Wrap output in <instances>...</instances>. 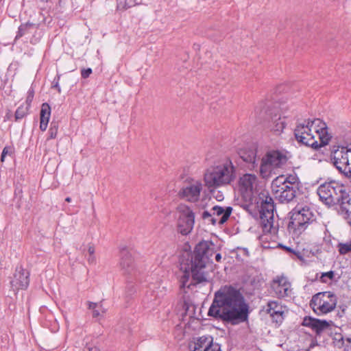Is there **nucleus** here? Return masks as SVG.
Returning a JSON list of instances; mask_svg holds the SVG:
<instances>
[{
  "instance_id": "obj_39",
  "label": "nucleus",
  "mask_w": 351,
  "mask_h": 351,
  "mask_svg": "<svg viewBox=\"0 0 351 351\" xmlns=\"http://www.w3.org/2000/svg\"><path fill=\"white\" fill-rule=\"evenodd\" d=\"M142 3V0H125V5L128 8L138 5Z\"/></svg>"
},
{
  "instance_id": "obj_3",
  "label": "nucleus",
  "mask_w": 351,
  "mask_h": 351,
  "mask_svg": "<svg viewBox=\"0 0 351 351\" xmlns=\"http://www.w3.org/2000/svg\"><path fill=\"white\" fill-rule=\"evenodd\" d=\"M294 135L299 143L315 149L328 145L331 138L326 123L319 119H308L298 124Z\"/></svg>"
},
{
  "instance_id": "obj_35",
  "label": "nucleus",
  "mask_w": 351,
  "mask_h": 351,
  "mask_svg": "<svg viewBox=\"0 0 351 351\" xmlns=\"http://www.w3.org/2000/svg\"><path fill=\"white\" fill-rule=\"evenodd\" d=\"M58 123L56 122H51L50 125V128L49 130V138H55L58 134Z\"/></svg>"
},
{
  "instance_id": "obj_48",
  "label": "nucleus",
  "mask_w": 351,
  "mask_h": 351,
  "mask_svg": "<svg viewBox=\"0 0 351 351\" xmlns=\"http://www.w3.org/2000/svg\"><path fill=\"white\" fill-rule=\"evenodd\" d=\"M221 259V255L219 254V253H217L216 255H215V260L217 261V262H220Z\"/></svg>"
},
{
  "instance_id": "obj_29",
  "label": "nucleus",
  "mask_w": 351,
  "mask_h": 351,
  "mask_svg": "<svg viewBox=\"0 0 351 351\" xmlns=\"http://www.w3.org/2000/svg\"><path fill=\"white\" fill-rule=\"evenodd\" d=\"M202 218L205 223L208 224L215 225L217 223V219L214 217L211 209L210 210H204L202 214Z\"/></svg>"
},
{
  "instance_id": "obj_7",
  "label": "nucleus",
  "mask_w": 351,
  "mask_h": 351,
  "mask_svg": "<svg viewBox=\"0 0 351 351\" xmlns=\"http://www.w3.org/2000/svg\"><path fill=\"white\" fill-rule=\"evenodd\" d=\"M290 214L287 228L289 233L295 235H300L315 220V215L307 206H296Z\"/></svg>"
},
{
  "instance_id": "obj_21",
  "label": "nucleus",
  "mask_w": 351,
  "mask_h": 351,
  "mask_svg": "<svg viewBox=\"0 0 351 351\" xmlns=\"http://www.w3.org/2000/svg\"><path fill=\"white\" fill-rule=\"evenodd\" d=\"M211 210L214 217L217 219V223L221 225L228 221L232 213V208L230 206H215Z\"/></svg>"
},
{
  "instance_id": "obj_49",
  "label": "nucleus",
  "mask_w": 351,
  "mask_h": 351,
  "mask_svg": "<svg viewBox=\"0 0 351 351\" xmlns=\"http://www.w3.org/2000/svg\"><path fill=\"white\" fill-rule=\"evenodd\" d=\"M1 154L6 156V155L8 154V147H5L3 148Z\"/></svg>"
},
{
  "instance_id": "obj_41",
  "label": "nucleus",
  "mask_w": 351,
  "mask_h": 351,
  "mask_svg": "<svg viewBox=\"0 0 351 351\" xmlns=\"http://www.w3.org/2000/svg\"><path fill=\"white\" fill-rule=\"evenodd\" d=\"M59 80H60V76L58 75L57 77V78L54 79L53 85L52 87L56 88L58 90V93H60L61 92V89H60V87L59 86Z\"/></svg>"
},
{
  "instance_id": "obj_32",
  "label": "nucleus",
  "mask_w": 351,
  "mask_h": 351,
  "mask_svg": "<svg viewBox=\"0 0 351 351\" xmlns=\"http://www.w3.org/2000/svg\"><path fill=\"white\" fill-rule=\"evenodd\" d=\"M88 304V308L89 309L93 310V317H97L100 316L101 312L99 311V308H98L99 304L92 302H87Z\"/></svg>"
},
{
  "instance_id": "obj_38",
  "label": "nucleus",
  "mask_w": 351,
  "mask_h": 351,
  "mask_svg": "<svg viewBox=\"0 0 351 351\" xmlns=\"http://www.w3.org/2000/svg\"><path fill=\"white\" fill-rule=\"evenodd\" d=\"M340 340L343 341L342 337H341ZM342 344H345V351H351V337L347 338L346 343L343 341Z\"/></svg>"
},
{
  "instance_id": "obj_46",
  "label": "nucleus",
  "mask_w": 351,
  "mask_h": 351,
  "mask_svg": "<svg viewBox=\"0 0 351 351\" xmlns=\"http://www.w3.org/2000/svg\"><path fill=\"white\" fill-rule=\"evenodd\" d=\"M285 250H286L287 251L290 252H291V253H293V254H295L298 257H300V252H295V251H293L291 248L288 247H285Z\"/></svg>"
},
{
  "instance_id": "obj_37",
  "label": "nucleus",
  "mask_w": 351,
  "mask_h": 351,
  "mask_svg": "<svg viewBox=\"0 0 351 351\" xmlns=\"http://www.w3.org/2000/svg\"><path fill=\"white\" fill-rule=\"evenodd\" d=\"M34 95V90L32 88H30L27 92V99H26V103H27V106L30 105L31 102L33 100Z\"/></svg>"
},
{
  "instance_id": "obj_19",
  "label": "nucleus",
  "mask_w": 351,
  "mask_h": 351,
  "mask_svg": "<svg viewBox=\"0 0 351 351\" xmlns=\"http://www.w3.org/2000/svg\"><path fill=\"white\" fill-rule=\"evenodd\" d=\"M29 273L21 266L17 267L11 281L12 288L16 290L27 289L29 283Z\"/></svg>"
},
{
  "instance_id": "obj_9",
  "label": "nucleus",
  "mask_w": 351,
  "mask_h": 351,
  "mask_svg": "<svg viewBox=\"0 0 351 351\" xmlns=\"http://www.w3.org/2000/svg\"><path fill=\"white\" fill-rule=\"evenodd\" d=\"M288 160L287 152L278 149L267 151L261 158L260 173L263 178L268 177L274 169L281 168Z\"/></svg>"
},
{
  "instance_id": "obj_34",
  "label": "nucleus",
  "mask_w": 351,
  "mask_h": 351,
  "mask_svg": "<svg viewBox=\"0 0 351 351\" xmlns=\"http://www.w3.org/2000/svg\"><path fill=\"white\" fill-rule=\"evenodd\" d=\"M88 253L89 254L88 258V262L89 264H95L96 263V258L95 256V247L92 245H89L88 249Z\"/></svg>"
},
{
  "instance_id": "obj_40",
  "label": "nucleus",
  "mask_w": 351,
  "mask_h": 351,
  "mask_svg": "<svg viewBox=\"0 0 351 351\" xmlns=\"http://www.w3.org/2000/svg\"><path fill=\"white\" fill-rule=\"evenodd\" d=\"M92 73V69L90 68L84 69L81 71V75L82 78H87Z\"/></svg>"
},
{
  "instance_id": "obj_1",
  "label": "nucleus",
  "mask_w": 351,
  "mask_h": 351,
  "mask_svg": "<svg viewBox=\"0 0 351 351\" xmlns=\"http://www.w3.org/2000/svg\"><path fill=\"white\" fill-rule=\"evenodd\" d=\"M249 313V305L240 291L232 286H223L215 293L208 315L223 323L237 325L247 321Z\"/></svg>"
},
{
  "instance_id": "obj_22",
  "label": "nucleus",
  "mask_w": 351,
  "mask_h": 351,
  "mask_svg": "<svg viewBox=\"0 0 351 351\" xmlns=\"http://www.w3.org/2000/svg\"><path fill=\"white\" fill-rule=\"evenodd\" d=\"M213 342L211 337L202 336L197 339L195 342L189 344L191 351H204L207 348H211V346L215 345Z\"/></svg>"
},
{
  "instance_id": "obj_27",
  "label": "nucleus",
  "mask_w": 351,
  "mask_h": 351,
  "mask_svg": "<svg viewBox=\"0 0 351 351\" xmlns=\"http://www.w3.org/2000/svg\"><path fill=\"white\" fill-rule=\"evenodd\" d=\"M36 28V24L26 23L19 26L15 39H19L29 32L30 29Z\"/></svg>"
},
{
  "instance_id": "obj_12",
  "label": "nucleus",
  "mask_w": 351,
  "mask_h": 351,
  "mask_svg": "<svg viewBox=\"0 0 351 351\" xmlns=\"http://www.w3.org/2000/svg\"><path fill=\"white\" fill-rule=\"evenodd\" d=\"M334 166L346 178H351V149L341 147L332 152Z\"/></svg>"
},
{
  "instance_id": "obj_36",
  "label": "nucleus",
  "mask_w": 351,
  "mask_h": 351,
  "mask_svg": "<svg viewBox=\"0 0 351 351\" xmlns=\"http://www.w3.org/2000/svg\"><path fill=\"white\" fill-rule=\"evenodd\" d=\"M335 277V272L333 271H330L328 272L322 273L320 276V280L322 282L326 283V278H329L330 280H332Z\"/></svg>"
},
{
  "instance_id": "obj_13",
  "label": "nucleus",
  "mask_w": 351,
  "mask_h": 351,
  "mask_svg": "<svg viewBox=\"0 0 351 351\" xmlns=\"http://www.w3.org/2000/svg\"><path fill=\"white\" fill-rule=\"evenodd\" d=\"M282 177L276 178L271 182V191L275 198L280 203H289L296 196L298 190L292 186L285 185Z\"/></svg>"
},
{
  "instance_id": "obj_43",
  "label": "nucleus",
  "mask_w": 351,
  "mask_h": 351,
  "mask_svg": "<svg viewBox=\"0 0 351 351\" xmlns=\"http://www.w3.org/2000/svg\"><path fill=\"white\" fill-rule=\"evenodd\" d=\"M341 215L351 227V213L343 214Z\"/></svg>"
},
{
  "instance_id": "obj_5",
  "label": "nucleus",
  "mask_w": 351,
  "mask_h": 351,
  "mask_svg": "<svg viewBox=\"0 0 351 351\" xmlns=\"http://www.w3.org/2000/svg\"><path fill=\"white\" fill-rule=\"evenodd\" d=\"M257 207L259 208L261 225L265 233L276 234L278 226L274 225L273 199L266 191H261L256 199Z\"/></svg>"
},
{
  "instance_id": "obj_47",
  "label": "nucleus",
  "mask_w": 351,
  "mask_h": 351,
  "mask_svg": "<svg viewBox=\"0 0 351 351\" xmlns=\"http://www.w3.org/2000/svg\"><path fill=\"white\" fill-rule=\"evenodd\" d=\"M240 250L242 252V253L247 256H249V252L247 248H241Z\"/></svg>"
},
{
  "instance_id": "obj_6",
  "label": "nucleus",
  "mask_w": 351,
  "mask_h": 351,
  "mask_svg": "<svg viewBox=\"0 0 351 351\" xmlns=\"http://www.w3.org/2000/svg\"><path fill=\"white\" fill-rule=\"evenodd\" d=\"M254 113L260 121L263 120L265 128L274 135L279 136L285 128V117L277 108L269 110L264 103H260L256 106Z\"/></svg>"
},
{
  "instance_id": "obj_8",
  "label": "nucleus",
  "mask_w": 351,
  "mask_h": 351,
  "mask_svg": "<svg viewBox=\"0 0 351 351\" xmlns=\"http://www.w3.org/2000/svg\"><path fill=\"white\" fill-rule=\"evenodd\" d=\"M346 193L345 186L336 181L325 182L317 189L319 199L328 206L338 204Z\"/></svg>"
},
{
  "instance_id": "obj_26",
  "label": "nucleus",
  "mask_w": 351,
  "mask_h": 351,
  "mask_svg": "<svg viewBox=\"0 0 351 351\" xmlns=\"http://www.w3.org/2000/svg\"><path fill=\"white\" fill-rule=\"evenodd\" d=\"M279 177H282L285 180V182L283 183L285 185H288L289 186H292L294 189L298 191L299 189V182L298 178L295 175H289L288 176H285L284 175L280 176Z\"/></svg>"
},
{
  "instance_id": "obj_44",
  "label": "nucleus",
  "mask_w": 351,
  "mask_h": 351,
  "mask_svg": "<svg viewBox=\"0 0 351 351\" xmlns=\"http://www.w3.org/2000/svg\"><path fill=\"white\" fill-rule=\"evenodd\" d=\"M47 124H48V122L40 121V129L42 131H45L47 128Z\"/></svg>"
},
{
  "instance_id": "obj_20",
  "label": "nucleus",
  "mask_w": 351,
  "mask_h": 351,
  "mask_svg": "<svg viewBox=\"0 0 351 351\" xmlns=\"http://www.w3.org/2000/svg\"><path fill=\"white\" fill-rule=\"evenodd\" d=\"M165 287H160V285H152L149 287L144 298V302L147 304H156L157 301L165 295Z\"/></svg>"
},
{
  "instance_id": "obj_16",
  "label": "nucleus",
  "mask_w": 351,
  "mask_h": 351,
  "mask_svg": "<svg viewBox=\"0 0 351 351\" xmlns=\"http://www.w3.org/2000/svg\"><path fill=\"white\" fill-rule=\"evenodd\" d=\"M257 178L254 174L245 173L239 180V190L244 198H251L256 184Z\"/></svg>"
},
{
  "instance_id": "obj_24",
  "label": "nucleus",
  "mask_w": 351,
  "mask_h": 351,
  "mask_svg": "<svg viewBox=\"0 0 351 351\" xmlns=\"http://www.w3.org/2000/svg\"><path fill=\"white\" fill-rule=\"evenodd\" d=\"M338 204L340 206L341 215L351 213V195L348 192Z\"/></svg>"
},
{
  "instance_id": "obj_18",
  "label": "nucleus",
  "mask_w": 351,
  "mask_h": 351,
  "mask_svg": "<svg viewBox=\"0 0 351 351\" xmlns=\"http://www.w3.org/2000/svg\"><path fill=\"white\" fill-rule=\"evenodd\" d=\"M267 314H269L274 322L280 325L284 320L285 310L284 307L277 301H269L263 308Z\"/></svg>"
},
{
  "instance_id": "obj_50",
  "label": "nucleus",
  "mask_w": 351,
  "mask_h": 351,
  "mask_svg": "<svg viewBox=\"0 0 351 351\" xmlns=\"http://www.w3.org/2000/svg\"><path fill=\"white\" fill-rule=\"evenodd\" d=\"M88 351H100V350L97 347H93V348H89Z\"/></svg>"
},
{
  "instance_id": "obj_17",
  "label": "nucleus",
  "mask_w": 351,
  "mask_h": 351,
  "mask_svg": "<svg viewBox=\"0 0 351 351\" xmlns=\"http://www.w3.org/2000/svg\"><path fill=\"white\" fill-rule=\"evenodd\" d=\"M271 287L275 295L278 298L288 297L291 294V283L284 276L278 277L276 279H274Z\"/></svg>"
},
{
  "instance_id": "obj_11",
  "label": "nucleus",
  "mask_w": 351,
  "mask_h": 351,
  "mask_svg": "<svg viewBox=\"0 0 351 351\" xmlns=\"http://www.w3.org/2000/svg\"><path fill=\"white\" fill-rule=\"evenodd\" d=\"M177 230L182 235H187L193 230L195 223V213L186 204H179L176 208Z\"/></svg>"
},
{
  "instance_id": "obj_31",
  "label": "nucleus",
  "mask_w": 351,
  "mask_h": 351,
  "mask_svg": "<svg viewBox=\"0 0 351 351\" xmlns=\"http://www.w3.org/2000/svg\"><path fill=\"white\" fill-rule=\"evenodd\" d=\"M28 111V107H24L23 106H19L15 112L14 117L15 121H19L23 119L27 114Z\"/></svg>"
},
{
  "instance_id": "obj_51",
  "label": "nucleus",
  "mask_w": 351,
  "mask_h": 351,
  "mask_svg": "<svg viewBox=\"0 0 351 351\" xmlns=\"http://www.w3.org/2000/svg\"><path fill=\"white\" fill-rule=\"evenodd\" d=\"M65 201L67 202H71V198L69 197H67L66 199H65Z\"/></svg>"
},
{
  "instance_id": "obj_52",
  "label": "nucleus",
  "mask_w": 351,
  "mask_h": 351,
  "mask_svg": "<svg viewBox=\"0 0 351 351\" xmlns=\"http://www.w3.org/2000/svg\"><path fill=\"white\" fill-rule=\"evenodd\" d=\"M5 158V156L1 154V162H4Z\"/></svg>"
},
{
  "instance_id": "obj_2",
  "label": "nucleus",
  "mask_w": 351,
  "mask_h": 351,
  "mask_svg": "<svg viewBox=\"0 0 351 351\" xmlns=\"http://www.w3.org/2000/svg\"><path fill=\"white\" fill-rule=\"evenodd\" d=\"M214 254L212 243L201 241L196 245L193 253H186L180 260V289L186 293V289H191L197 284L206 282L205 269Z\"/></svg>"
},
{
  "instance_id": "obj_28",
  "label": "nucleus",
  "mask_w": 351,
  "mask_h": 351,
  "mask_svg": "<svg viewBox=\"0 0 351 351\" xmlns=\"http://www.w3.org/2000/svg\"><path fill=\"white\" fill-rule=\"evenodd\" d=\"M51 116V107L47 103H44L42 104L40 113V121L49 122V118Z\"/></svg>"
},
{
  "instance_id": "obj_30",
  "label": "nucleus",
  "mask_w": 351,
  "mask_h": 351,
  "mask_svg": "<svg viewBox=\"0 0 351 351\" xmlns=\"http://www.w3.org/2000/svg\"><path fill=\"white\" fill-rule=\"evenodd\" d=\"M337 247L341 255H345L351 252V239L346 243H339Z\"/></svg>"
},
{
  "instance_id": "obj_42",
  "label": "nucleus",
  "mask_w": 351,
  "mask_h": 351,
  "mask_svg": "<svg viewBox=\"0 0 351 351\" xmlns=\"http://www.w3.org/2000/svg\"><path fill=\"white\" fill-rule=\"evenodd\" d=\"M204 351H221V350L219 344L215 343V345L211 346V348H207Z\"/></svg>"
},
{
  "instance_id": "obj_4",
  "label": "nucleus",
  "mask_w": 351,
  "mask_h": 351,
  "mask_svg": "<svg viewBox=\"0 0 351 351\" xmlns=\"http://www.w3.org/2000/svg\"><path fill=\"white\" fill-rule=\"evenodd\" d=\"M235 178V167L230 160L211 167L204 175L205 185L210 190L230 184Z\"/></svg>"
},
{
  "instance_id": "obj_25",
  "label": "nucleus",
  "mask_w": 351,
  "mask_h": 351,
  "mask_svg": "<svg viewBox=\"0 0 351 351\" xmlns=\"http://www.w3.org/2000/svg\"><path fill=\"white\" fill-rule=\"evenodd\" d=\"M240 156L244 162L251 164L252 167H255L256 154L254 150L242 151Z\"/></svg>"
},
{
  "instance_id": "obj_15",
  "label": "nucleus",
  "mask_w": 351,
  "mask_h": 351,
  "mask_svg": "<svg viewBox=\"0 0 351 351\" xmlns=\"http://www.w3.org/2000/svg\"><path fill=\"white\" fill-rule=\"evenodd\" d=\"M202 191V182L198 180L193 181L182 188L179 192V195L188 202H196L199 199Z\"/></svg>"
},
{
  "instance_id": "obj_10",
  "label": "nucleus",
  "mask_w": 351,
  "mask_h": 351,
  "mask_svg": "<svg viewBox=\"0 0 351 351\" xmlns=\"http://www.w3.org/2000/svg\"><path fill=\"white\" fill-rule=\"evenodd\" d=\"M337 300V296L332 291L319 292L313 295L310 306L316 314L325 315L335 310Z\"/></svg>"
},
{
  "instance_id": "obj_33",
  "label": "nucleus",
  "mask_w": 351,
  "mask_h": 351,
  "mask_svg": "<svg viewBox=\"0 0 351 351\" xmlns=\"http://www.w3.org/2000/svg\"><path fill=\"white\" fill-rule=\"evenodd\" d=\"M132 281L133 280H130ZM136 292V288L134 285L132 283V282H129L125 288V296L127 298H130Z\"/></svg>"
},
{
  "instance_id": "obj_14",
  "label": "nucleus",
  "mask_w": 351,
  "mask_h": 351,
  "mask_svg": "<svg viewBox=\"0 0 351 351\" xmlns=\"http://www.w3.org/2000/svg\"><path fill=\"white\" fill-rule=\"evenodd\" d=\"M120 267L122 273L128 278V280H136L139 274L132 254L127 250H123L121 252Z\"/></svg>"
},
{
  "instance_id": "obj_23",
  "label": "nucleus",
  "mask_w": 351,
  "mask_h": 351,
  "mask_svg": "<svg viewBox=\"0 0 351 351\" xmlns=\"http://www.w3.org/2000/svg\"><path fill=\"white\" fill-rule=\"evenodd\" d=\"M317 335H319L323 331L328 329L330 324L326 320L318 319H311L310 322L307 324Z\"/></svg>"
},
{
  "instance_id": "obj_45",
  "label": "nucleus",
  "mask_w": 351,
  "mask_h": 351,
  "mask_svg": "<svg viewBox=\"0 0 351 351\" xmlns=\"http://www.w3.org/2000/svg\"><path fill=\"white\" fill-rule=\"evenodd\" d=\"M99 304V306H98V308H99V311L101 312V314L103 315L104 313H106V309L105 308L103 307L102 306V302H100L98 303Z\"/></svg>"
}]
</instances>
